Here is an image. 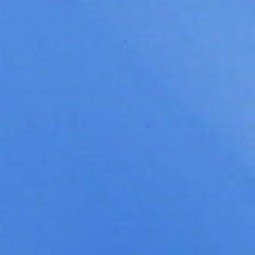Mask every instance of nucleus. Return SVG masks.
<instances>
[{"label":"nucleus","mask_w":255,"mask_h":255,"mask_svg":"<svg viewBox=\"0 0 255 255\" xmlns=\"http://www.w3.org/2000/svg\"><path fill=\"white\" fill-rule=\"evenodd\" d=\"M176 220H177V215H176Z\"/></svg>","instance_id":"f257e3e1"},{"label":"nucleus","mask_w":255,"mask_h":255,"mask_svg":"<svg viewBox=\"0 0 255 255\" xmlns=\"http://www.w3.org/2000/svg\"><path fill=\"white\" fill-rule=\"evenodd\" d=\"M176 220H177V215H176Z\"/></svg>","instance_id":"f03ea898"},{"label":"nucleus","mask_w":255,"mask_h":255,"mask_svg":"<svg viewBox=\"0 0 255 255\" xmlns=\"http://www.w3.org/2000/svg\"><path fill=\"white\" fill-rule=\"evenodd\" d=\"M176 220H177V215H176Z\"/></svg>","instance_id":"20e7f679"},{"label":"nucleus","mask_w":255,"mask_h":255,"mask_svg":"<svg viewBox=\"0 0 255 255\" xmlns=\"http://www.w3.org/2000/svg\"><path fill=\"white\" fill-rule=\"evenodd\" d=\"M176 220H177V215H176Z\"/></svg>","instance_id":"7ed1b4c3"}]
</instances>
